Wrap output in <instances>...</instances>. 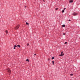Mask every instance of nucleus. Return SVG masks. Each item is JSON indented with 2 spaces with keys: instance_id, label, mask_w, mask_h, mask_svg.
<instances>
[{
  "instance_id": "423d86ee",
  "label": "nucleus",
  "mask_w": 80,
  "mask_h": 80,
  "mask_svg": "<svg viewBox=\"0 0 80 80\" xmlns=\"http://www.w3.org/2000/svg\"><path fill=\"white\" fill-rule=\"evenodd\" d=\"M63 55H64V54H61L59 55V56L60 57H62V56H63Z\"/></svg>"
},
{
  "instance_id": "393cba45",
  "label": "nucleus",
  "mask_w": 80,
  "mask_h": 80,
  "mask_svg": "<svg viewBox=\"0 0 80 80\" xmlns=\"http://www.w3.org/2000/svg\"><path fill=\"white\" fill-rule=\"evenodd\" d=\"M44 2H45V0H43Z\"/></svg>"
},
{
  "instance_id": "6e6552de",
  "label": "nucleus",
  "mask_w": 80,
  "mask_h": 80,
  "mask_svg": "<svg viewBox=\"0 0 80 80\" xmlns=\"http://www.w3.org/2000/svg\"><path fill=\"white\" fill-rule=\"evenodd\" d=\"M52 65H55V62L53 61H52Z\"/></svg>"
},
{
  "instance_id": "b1692460",
  "label": "nucleus",
  "mask_w": 80,
  "mask_h": 80,
  "mask_svg": "<svg viewBox=\"0 0 80 80\" xmlns=\"http://www.w3.org/2000/svg\"><path fill=\"white\" fill-rule=\"evenodd\" d=\"M25 8H26V7H27V6H25Z\"/></svg>"
},
{
  "instance_id": "a211bd4d",
  "label": "nucleus",
  "mask_w": 80,
  "mask_h": 80,
  "mask_svg": "<svg viewBox=\"0 0 80 80\" xmlns=\"http://www.w3.org/2000/svg\"><path fill=\"white\" fill-rule=\"evenodd\" d=\"M64 43H65V44H67V42H65Z\"/></svg>"
},
{
  "instance_id": "7ed1b4c3",
  "label": "nucleus",
  "mask_w": 80,
  "mask_h": 80,
  "mask_svg": "<svg viewBox=\"0 0 80 80\" xmlns=\"http://www.w3.org/2000/svg\"><path fill=\"white\" fill-rule=\"evenodd\" d=\"M78 14V13H76V12H74L73 13L72 15H74V16H75V15H77Z\"/></svg>"
},
{
  "instance_id": "9b49d317",
  "label": "nucleus",
  "mask_w": 80,
  "mask_h": 80,
  "mask_svg": "<svg viewBox=\"0 0 80 80\" xmlns=\"http://www.w3.org/2000/svg\"><path fill=\"white\" fill-rule=\"evenodd\" d=\"M64 12H65V10H63L62 11V13H64Z\"/></svg>"
},
{
  "instance_id": "f8f14e48",
  "label": "nucleus",
  "mask_w": 80,
  "mask_h": 80,
  "mask_svg": "<svg viewBox=\"0 0 80 80\" xmlns=\"http://www.w3.org/2000/svg\"><path fill=\"white\" fill-rule=\"evenodd\" d=\"M17 47H19V48H20V45H18L17 46Z\"/></svg>"
},
{
  "instance_id": "9d476101",
  "label": "nucleus",
  "mask_w": 80,
  "mask_h": 80,
  "mask_svg": "<svg viewBox=\"0 0 80 80\" xmlns=\"http://www.w3.org/2000/svg\"><path fill=\"white\" fill-rule=\"evenodd\" d=\"M55 58V57H52V60H53Z\"/></svg>"
},
{
  "instance_id": "1a4fd4ad",
  "label": "nucleus",
  "mask_w": 80,
  "mask_h": 80,
  "mask_svg": "<svg viewBox=\"0 0 80 80\" xmlns=\"http://www.w3.org/2000/svg\"><path fill=\"white\" fill-rule=\"evenodd\" d=\"M62 27H65V25L63 24L62 25Z\"/></svg>"
},
{
  "instance_id": "4468645a",
  "label": "nucleus",
  "mask_w": 80,
  "mask_h": 80,
  "mask_svg": "<svg viewBox=\"0 0 80 80\" xmlns=\"http://www.w3.org/2000/svg\"><path fill=\"white\" fill-rule=\"evenodd\" d=\"M26 25H29V23H28V22H26Z\"/></svg>"
},
{
  "instance_id": "dca6fc26",
  "label": "nucleus",
  "mask_w": 80,
  "mask_h": 80,
  "mask_svg": "<svg viewBox=\"0 0 80 80\" xmlns=\"http://www.w3.org/2000/svg\"><path fill=\"white\" fill-rule=\"evenodd\" d=\"M63 53V52H61V54H62H62H64V53Z\"/></svg>"
},
{
  "instance_id": "39448f33",
  "label": "nucleus",
  "mask_w": 80,
  "mask_h": 80,
  "mask_svg": "<svg viewBox=\"0 0 80 80\" xmlns=\"http://www.w3.org/2000/svg\"><path fill=\"white\" fill-rule=\"evenodd\" d=\"M72 2H73V0H72L69 1V3H72Z\"/></svg>"
},
{
  "instance_id": "f257e3e1",
  "label": "nucleus",
  "mask_w": 80,
  "mask_h": 80,
  "mask_svg": "<svg viewBox=\"0 0 80 80\" xmlns=\"http://www.w3.org/2000/svg\"><path fill=\"white\" fill-rule=\"evenodd\" d=\"M19 27H20V25L18 24L15 27V30H17L19 28Z\"/></svg>"
},
{
  "instance_id": "0eeeda50",
  "label": "nucleus",
  "mask_w": 80,
  "mask_h": 80,
  "mask_svg": "<svg viewBox=\"0 0 80 80\" xmlns=\"http://www.w3.org/2000/svg\"><path fill=\"white\" fill-rule=\"evenodd\" d=\"M26 62H30V60L28 59H27L26 60Z\"/></svg>"
},
{
  "instance_id": "f3484780",
  "label": "nucleus",
  "mask_w": 80,
  "mask_h": 80,
  "mask_svg": "<svg viewBox=\"0 0 80 80\" xmlns=\"http://www.w3.org/2000/svg\"><path fill=\"white\" fill-rule=\"evenodd\" d=\"M27 45V46H29V43H28Z\"/></svg>"
},
{
  "instance_id": "2eb2a0df",
  "label": "nucleus",
  "mask_w": 80,
  "mask_h": 80,
  "mask_svg": "<svg viewBox=\"0 0 80 80\" xmlns=\"http://www.w3.org/2000/svg\"><path fill=\"white\" fill-rule=\"evenodd\" d=\"M70 75L71 76H73V74H70Z\"/></svg>"
},
{
  "instance_id": "4be33fe9",
  "label": "nucleus",
  "mask_w": 80,
  "mask_h": 80,
  "mask_svg": "<svg viewBox=\"0 0 80 80\" xmlns=\"http://www.w3.org/2000/svg\"><path fill=\"white\" fill-rule=\"evenodd\" d=\"M37 55L36 53L34 54V55L35 56V55Z\"/></svg>"
},
{
  "instance_id": "412c9836",
  "label": "nucleus",
  "mask_w": 80,
  "mask_h": 80,
  "mask_svg": "<svg viewBox=\"0 0 80 80\" xmlns=\"http://www.w3.org/2000/svg\"><path fill=\"white\" fill-rule=\"evenodd\" d=\"M68 21H69V22H70V21H71V20H70V19H69V20H68Z\"/></svg>"
},
{
  "instance_id": "20e7f679",
  "label": "nucleus",
  "mask_w": 80,
  "mask_h": 80,
  "mask_svg": "<svg viewBox=\"0 0 80 80\" xmlns=\"http://www.w3.org/2000/svg\"><path fill=\"white\" fill-rule=\"evenodd\" d=\"M17 46H16V45H15L14 46V48H13V49H15L16 48L15 47H17Z\"/></svg>"
},
{
  "instance_id": "aec40b11",
  "label": "nucleus",
  "mask_w": 80,
  "mask_h": 80,
  "mask_svg": "<svg viewBox=\"0 0 80 80\" xmlns=\"http://www.w3.org/2000/svg\"><path fill=\"white\" fill-rule=\"evenodd\" d=\"M56 10H58V8H56Z\"/></svg>"
},
{
  "instance_id": "5701e85b",
  "label": "nucleus",
  "mask_w": 80,
  "mask_h": 80,
  "mask_svg": "<svg viewBox=\"0 0 80 80\" xmlns=\"http://www.w3.org/2000/svg\"><path fill=\"white\" fill-rule=\"evenodd\" d=\"M65 9H66V8H64V10H65Z\"/></svg>"
},
{
  "instance_id": "ddd939ff",
  "label": "nucleus",
  "mask_w": 80,
  "mask_h": 80,
  "mask_svg": "<svg viewBox=\"0 0 80 80\" xmlns=\"http://www.w3.org/2000/svg\"><path fill=\"white\" fill-rule=\"evenodd\" d=\"M6 34L8 33V31L6 30Z\"/></svg>"
},
{
  "instance_id": "f03ea898",
  "label": "nucleus",
  "mask_w": 80,
  "mask_h": 80,
  "mask_svg": "<svg viewBox=\"0 0 80 80\" xmlns=\"http://www.w3.org/2000/svg\"><path fill=\"white\" fill-rule=\"evenodd\" d=\"M8 72L9 73H11V71H10V69L9 68L8 69Z\"/></svg>"
},
{
  "instance_id": "6ab92c4d",
  "label": "nucleus",
  "mask_w": 80,
  "mask_h": 80,
  "mask_svg": "<svg viewBox=\"0 0 80 80\" xmlns=\"http://www.w3.org/2000/svg\"><path fill=\"white\" fill-rule=\"evenodd\" d=\"M63 35H65V33H63Z\"/></svg>"
}]
</instances>
